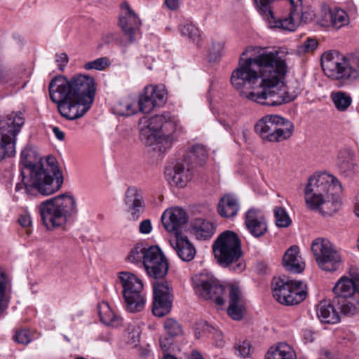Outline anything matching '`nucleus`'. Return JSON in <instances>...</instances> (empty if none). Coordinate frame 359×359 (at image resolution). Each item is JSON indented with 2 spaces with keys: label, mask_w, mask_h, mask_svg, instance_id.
Returning a JSON list of instances; mask_svg holds the SVG:
<instances>
[{
  "label": "nucleus",
  "mask_w": 359,
  "mask_h": 359,
  "mask_svg": "<svg viewBox=\"0 0 359 359\" xmlns=\"http://www.w3.org/2000/svg\"><path fill=\"white\" fill-rule=\"evenodd\" d=\"M287 65L284 53L261 46H248L242 53L238 67L231 74V83L237 90L253 85L260 79L261 90L242 93L248 100L265 106H279L294 100L301 93L297 81L287 86L284 79Z\"/></svg>",
  "instance_id": "1"
},
{
  "label": "nucleus",
  "mask_w": 359,
  "mask_h": 359,
  "mask_svg": "<svg viewBox=\"0 0 359 359\" xmlns=\"http://www.w3.org/2000/svg\"><path fill=\"white\" fill-rule=\"evenodd\" d=\"M50 98L57 104L59 114L67 120L74 121L83 116L90 108L95 94L93 77L79 74L68 79L55 76L48 86Z\"/></svg>",
  "instance_id": "2"
},
{
  "label": "nucleus",
  "mask_w": 359,
  "mask_h": 359,
  "mask_svg": "<svg viewBox=\"0 0 359 359\" xmlns=\"http://www.w3.org/2000/svg\"><path fill=\"white\" fill-rule=\"evenodd\" d=\"M144 126L140 130L141 140L154 151L164 153L170 148L177 137L183 133L180 120L170 113L141 119Z\"/></svg>",
  "instance_id": "3"
},
{
  "label": "nucleus",
  "mask_w": 359,
  "mask_h": 359,
  "mask_svg": "<svg viewBox=\"0 0 359 359\" xmlns=\"http://www.w3.org/2000/svg\"><path fill=\"white\" fill-rule=\"evenodd\" d=\"M260 13L271 27L293 32L305 22L302 0H254Z\"/></svg>",
  "instance_id": "4"
},
{
  "label": "nucleus",
  "mask_w": 359,
  "mask_h": 359,
  "mask_svg": "<svg viewBox=\"0 0 359 359\" xmlns=\"http://www.w3.org/2000/svg\"><path fill=\"white\" fill-rule=\"evenodd\" d=\"M22 182L17 183L15 191L25 189L29 196H49L57 191L63 184V176L55 164L46 163L42 166H36L26 177L21 172Z\"/></svg>",
  "instance_id": "5"
},
{
  "label": "nucleus",
  "mask_w": 359,
  "mask_h": 359,
  "mask_svg": "<svg viewBox=\"0 0 359 359\" xmlns=\"http://www.w3.org/2000/svg\"><path fill=\"white\" fill-rule=\"evenodd\" d=\"M341 186L333 175L322 173L311 177L305 189V201L311 208H317L322 197L332 199L331 212L337 211L341 205Z\"/></svg>",
  "instance_id": "6"
},
{
  "label": "nucleus",
  "mask_w": 359,
  "mask_h": 359,
  "mask_svg": "<svg viewBox=\"0 0 359 359\" xmlns=\"http://www.w3.org/2000/svg\"><path fill=\"white\" fill-rule=\"evenodd\" d=\"M39 212L47 229L62 226L76 215V201L72 195L60 194L43 201Z\"/></svg>",
  "instance_id": "7"
},
{
  "label": "nucleus",
  "mask_w": 359,
  "mask_h": 359,
  "mask_svg": "<svg viewBox=\"0 0 359 359\" xmlns=\"http://www.w3.org/2000/svg\"><path fill=\"white\" fill-rule=\"evenodd\" d=\"M324 74L342 85L359 77V56L345 57L337 51L325 52L321 57Z\"/></svg>",
  "instance_id": "8"
},
{
  "label": "nucleus",
  "mask_w": 359,
  "mask_h": 359,
  "mask_svg": "<svg viewBox=\"0 0 359 359\" xmlns=\"http://www.w3.org/2000/svg\"><path fill=\"white\" fill-rule=\"evenodd\" d=\"M212 251L217 262L222 267L233 266V270L241 271L245 264L241 261V241L233 231H225L212 243Z\"/></svg>",
  "instance_id": "9"
},
{
  "label": "nucleus",
  "mask_w": 359,
  "mask_h": 359,
  "mask_svg": "<svg viewBox=\"0 0 359 359\" xmlns=\"http://www.w3.org/2000/svg\"><path fill=\"white\" fill-rule=\"evenodd\" d=\"M255 131L264 141L278 142L292 135L294 124L278 115H266L257 122Z\"/></svg>",
  "instance_id": "10"
},
{
  "label": "nucleus",
  "mask_w": 359,
  "mask_h": 359,
  "mask_svg": "<svg viewBox=\"0 0 359 359\" xmlns=\"http://www.w3.org/2000/svg\"><path fill=\"white\" fill-rule=\"evenodd\" d=\"M25 123V113L13 111L0 121V161L15 154L16 136Z\"/></svg>",
  "instance_id": "11"
},
{
  "label": "nucleus",
  "mask_w": 359,
  "mask_h": 359,
  "mask_svg": "<svg viewBox=\"0 0 359 359\" xmlns=\"http://www.w3.org/2000/svg\"><path fill=\"white\" fill-rule=\"evenodd\" d=\"M118 279L123 287L122 294L126 309L130 313L142 311L146 303V297L142 280L128 271L120 272Z\"/></svg>",
  "instance_id": "12"
},
{
  "label": "nucleus",
  "mask_w": 359,
  "mask_h": 359,
  "mask_svg": "<svg viewBox=\"0 0 359 359\" xmlns=\"http://www.w3.org/2000/svg\"><path fill=\"white\" fill-rule=\"evenodd\" d=\"M272 285L273 297L281 304H298L306 297V286L302 281L290 280L285 277L278 278L273 279Z\"/></svg>",
  "instance_id": "13"
},
{
  "label": "nucleus",
  "mask_w": 359,
  "mask_h": 359,
  "mask_svg": "<svg viewBox=\"0 0 359 359\" xmlns=\"http://www.w3.org/2000/svg\"><path fill=\"white\" fill-rule=\"evenodd\" d=\"M311 249L320 269L330 272L337 270L341 262V257L328 240L322 238L313 240Z\"/></svg>",
  "instance_id": "14"
},
{
  "label": "nucleus",
  "mask_w": 359,
  "mask_h": 359,
  "mask_svg": "<svg viewBox=\"0 0 359 359\" xmlns=\"http://www.w3.org/2000/svg\"><path fill=\"white\" fill-rule=\"evenodd\" d=\"M196 294L205 299H211L217 305H223L224 287L213 276L207 273L196 275L193 278Z\"/></svg>",
  "instance_id": "15"
},
{
  "label": "nucleus",
  "mask_w": 359,
  "mask_h": 359,
  "mask_svg": "<svg viewBox=\"0 0 359 359\" xmlns=\"http://www.w3.org/2000/svg\"><path fill=\"white\" fill-rule=\"evenodd\" d=\"M121 10L119 25L127 39L126 40H119L118 45L126 47L128 44L135 41L136 36L140 32L141 21L127 2H124L121 5Z\"/></svg>",
  "instance_id": "16"
},
{
  "label": "nucleus",
  "mask_w": 359,
  "mask_h": 359,
  "mask_svg": "<svg viewBox=\"0 0 359 359\" xmlns=\"http://www.w3.org/2000/svg\"><path fill=\"white\" fill-rule=\"evenodd\" d=\"M153 285V306L152 312L154 316L163 317L168 314L172 307V289L168 281L155 280Z\"/></svg>",
  "instance_id": "17"
},
{
  "label": "nucleus",
  "mask_w": 359,
  "mask_h": 359,
  "mask_svg": "<svg viewBox=\"0 0 359 359\" xmlns=\"http://www.w3.org/2000/svg\"><path fill=\"white\" fill-rule=\"evenodd\" d=\"M165 102V93L157 86H147L140 95L139 109L144 114L149 113L155 107H161Z\"/></svg>",
  "instance_id": "18"
},
{
  "label": "nucleus",
  "mask_w": 359,
  "mask_h": 359,
  "mask_svg": "<svg viewBox=\"0 0 359 359\" xmlns=\"http://www.w3.org/2000/svg\"><path fill=\"white\" fill-rule=\"evenodd\" d=\"M351 278L341 277L333 288L334 297L333 300L339 299H349L355 292L359 293V273L356 269L350 271Z\"/></svg>",
  "instance_id": "19"
},
{
  "label": "nucleus",
  "mask_w": 359,
  "mask_h": 359,
  "mask_svg": "<svg viewBox=\"0 0 359 359\" xmlns=\"http://www.w3.org/2000/svg\"><path fill=\"white\" fill-rule=\"evenodd\" d=\"M123 202L130 213V219L137 220L144 210L142 190L135 186L129 187L125 192Z\"/></svg>",
  "instance_id": "20"
},
{
  "label": "nucleus",
  "mask_w": 359,
  "mask_h": 359,
  "mask_svg": "<svg viewBox=\"0 0 359 359\" xmlns=\"http://www.w3.org/2000/svg\"><path fill=\"white\" fill-rule=\"evenodd\" d=\"M186 212L181 208L167 209L161 216V222L168 232H174L175 236L180 233L179 229L187 222Z\"/></svg>",
  "instance_id": "21"
},
{
  "label": "nucleus",
  "mask_w": 359,
  "mask_h": 359,
  "mask_svg": "<svg viewBox=\"0 0 359 359\" xmlns=\"http://www.w3.org/2000/svg\"><path fill=\"white\" fill-rule=\"evenodd\" d=\"M245 224L248 231L255 238L264 236L267 231L266 219L262 212L255 208L248 210Z\"/></svg>",
  "instance_id": "22"
},
{
  "label": "nucleus",
  "mask_w": 359,
  "mask_h": 359,
  "mask_svg": "<svg viewBox=\"0 0 359 359\" xmlns=\"http://www.w3.org/2000/svg\"><path fill=\"white\" fill-rule=\"evenodd\" d=\"M178 257L184 262L191 261L196 255V249L187 236L177 233L175 239L170 241Z\"/></svg>",
  "instance_id": "23"
},
{
  "label": "nucleus",
  "mask_w": 359,
  "mask_h": 359,
  "mask_svg": "<svg viewBox=\"0 0 359 359\" xmlns=\"http://www.w3.org/2000/svg\"><path fill=\"white\" fill-rule=\"evenodd\" d=\"M193 170L189 162L184 159L178 161L172 169V182L178 187H184L191 179Z\"/></svg>",
  "instance_id": "24"
},
{
  "label": "nucleus",
  "mask_w": 359,
  "mask_h": 359,
  "mask_svg": "<svg viewBox=\"0 0 359 359\" xmlns=\"http://www.w3.org/2000/svg\"><path fill=\"white\" fill-rule=\"evenodd\" d=\"M283 263L286 270L294 273H302L305 267L299 255V248L297 245H292L287 250L283 258Z\"/></svg>",
  "instance_id": "25"
},
{
  "label": "nucleus",
  "mask_w": 359,
  "mask_h": 359,
  "mask_svg": "<svg viewBox=\"0 0 359 359\" xmlns=\"http://www.w3.org/2000/svg\"><path fill=\"white\" fill-rule=\"evenodd\" d=\"M334 302L324 299L320 302L317 306V315L322 323L335 324L340 321L338 311L334 306Z\"/></svg>",
  "instance_id": "26"
},
{
  "label": "nucleus",
  "mask_w": 359,
  "mask_h": 359,
  "mask_svg": "<svg viewBox=\"0 0 359 359\" xmlns=\"http://www.w3.org/2000/svg\"><path fill=\"white\" fill-rule=\"evenodd\" d=\"M240 209L237 198L232 194L223 196L217 205L219 215L225 218H230L236 216Z\"/></svg>",
  "instance_id": "27"
},
{
  "label": "nucleus",
  "mask_w": 359,
  "mask_h": 359,
  "mask_svg": "<svg viewBox=\"0 0 359 359\" xmlns=\"http://www.w3.org/2000/svg\"><path fill=\"white\" fill-rule=\"evenodd\" d=\"M323 20L325 26H332L335 29H339L348 23V17L344 10L334 8L324 11Z\"/></svg>",
  "instance_id": "28"
},
{
  "label": "nucleus",
  "mask_w": 359,
  "mask_h": 359,
  "mask_svg": "<svg viewBox=\"0 0 359 359\" xmlns=\"http://www.w3.org/2000/svg\"><path fill=\"white\" fill-rule=\"evenodd\" d=\"M191 229L198 239H210L215 232L214 224L203 218L195 219L191 223Z\"/></svg>",
  "instance_id": "29"
},
{
  "label": "nucleus",
  "mask_w": 359,
  "mask_h": 359,
  "mask_svg": "<svg viewBox=\"0 0 359 359\" xmlns=\"http://www.w3.org/2000/svg\"><path fill=\"white\" fill-rule=\"evenodd\" d=\"M207 158L208 152L205 148L203 145L195 144L188 151L183 159L189 162L194 168L204 165Z\"/></svg>",
  "instance_id": "30"
},
{
  "label": "nucleus",
  "mask_w": 359,
  "mask_h": 359,
  "mask_svg": "<svg viewBox=\"0 0 359 359\" xmlns=\"http://www.w3.org/2000/svg\"><path fill=\"white\" fill-rule=\"evenodd\" d=\"M97 312L100 320L105 325L117 327L122 323V319L114 313L106 302L98 304Z\"/></svg>",
  "instance_id": "31"
},
{
  "label": "nucleus",
  "mask_w": 359,
  "mask_h": 359,
  "mask_svg": "<svg viewBox=\"0 0 359 359\" xmlns=\"http://www.w3.org/2000/svg\"><path fill=\"white\" fill-rule=\"evenodd\" d=\"M24 72L16 68L0 67V83L15 86L21 83Z\"/></svg>",
  "instance_id": "32"
},
{
  "label": "nucleus",
  "mask_w": 359,
  "mask_h": 359,
  "mask_svg": "<svg viewBox=\"0 0 359 359\" xmlns=\"http://www.w3.org/2000/svg\"><path fill=\"white\" fill-rule=\"evenodd\" d=\"M264 359H296L295 353L291 346L285 343L271 347L265 355Z\"/></svg>",
  "instance_id": "33"
},
{
  "label": "nucleus",
  "mask_w": 359,
  "mask_h": 359,
  "mask_svg": "<svg viewBox=\"0 0 359 359\" xmlns=\"http://www.w3.org/2000/svg\"><path fill=\"white\" fill-rule=\"evenodd\" d=\"M21 163L25 168L32 171L36 166H42L41 157L35 149L27 147L21 152Z\"/></svg>",
  "instance_id": "34"
},
{
  "label": "nucleus",
  "mask_w": 359,
  "mask_h": 359,
  "mask_svg": "<svg viewBox=\"0 0 359 359\" xmlns=\"http://www.w3.org/2000/svg\"><path fill=\"white\" fill-rule=\"evenodd\" d=\"M11 290V280L7 273L0 268V314L8 307V293Z\"/></svg>",
  "instance_id": "35"
},
{
  "label": "nucleus",
  "mask_w": 359,
  "mask_h": 359,
  "mask_svg": "<svg viewBox=\"0 0 359 359\" xmlns=\"http://www.w3.org/2000/svg\"><path fill=\"white\" fill-rule=\"evenodd\" d=\"M164 255L158 246H150L146 250L144 259V266L146 271H152L154 269V263L156 261H161Z\"/></svg>",
  "instance_id": "36"
},
{
  "label": "nucleus",
  "mask_w": 359,
  "mask_h": 359,
  "mask_svg": "<svg viewBox=\"0 0 359 359\" xmlns=\"http://www.w3.org/2000/svg\"><path fill=\"white\" fill-rule=\"evenodd\" d=\"M114 111L118 116H129L136 113L137 104L130 99H123L114 105Z\"/></svg>",
  "instance_id": "37"
},
{
  "label": "nucleus",
  "mask_w": 359,
  "mask_h": 359,
  "mask_svg": "<svg viewBox=\"0 0 359 359\" xmlns=\"http://www.w3.org/2000/svg\"><path fill=\"white\" fill-rule=\"evenodd\" d=\"M140 327L135 322L130 323L124 331L126 342L131 346H137L140 341Z\"/></svg>",
  "instance_id": "38"
},
{
  "label": "nucleus",
  "mask_w": 359,
  "mask_h": 359,
  "mask_svg": "<svg viewBox=\"0 0 359 359\" xmlns=\"http://www.w3.org/2000/svg\"><path fill=\"white\" fill-rule=\"evenodd\" d=\"M331 98L336 108L341 111H345L352 102L351 96L342 91L332 93Z\"/></svg>",
  "instance_id": "39"
},
{
  "label": "nucleus",
  "mask_w": 359,
  "mask_h": 359,
  "mask_svg": "<svg viewBox=\"0 0 359 359\" xmlns=\"http://www.w3.org/2000/svg\"><path fill=\"white\" fill-rule=\"evenodd\" d=\"M168 263L165 257H162L161 261H156L154 263L153 272L147 271V274L155 279L163 278L168 273Z\"/></svg>",
  "instance_id": "40"
},
{
  "label": "nucleus",
  "mask_w": 359,
  "mask_h": 359,
  "mask_svg": "<svg viewBox=\"0 0 359 359\" xmlns=\"http://www.w3.org/2000/svg\"><path fill=\"white\" fill-rule=\"evenodd\" d=\"M337 165L344 172L350 170L353 168V156L348 150H341L337 157Z\"/></svg>",
  "instance_id": "41"
},
{
  "label": "nucleus",
  "mask_w": 359,
  "mask_h": 359,
  "mask_svg": "<svg viewBox=\"0 0 359 359\" xmlns=\"http://www.w3.org/2000/svg\"><path fill=\"white\" fill-rule=\"evenodd\" d=\"M180 30L182 35L188 36L194 42L198 43L200 33L195 25L191 22H184L180 25Z\"/></svg>",
  "instance_id": "42"
},
{
  "label": "nucleus",
  "mask_w": 359,
  "mask_h": 359,
  "mask_svg": "<svg viewBox=\"0 0 359 359\" xmlns=\"http://www.w3.org/2000/svg\"><path fill=\"white\" fill-rule=\"evenodd\" d=\"M273 212L276 218V224L278 227L285 228L291 224L292 220L283 208L275 207Z\"/></svg>",
  "instance_id": "43"
},
{
  "label": "nucleus",
  "mask_w": 359,
  "mask_h": 359,
  "mask_svg": "<svg viewBox=\"0 0 359 359\" xmlns=\"http://www.w3.org/2000/svg\"><path fill=\"white\" fill-rule=\"evenodd\" d=\"M147 248H144L142 244H137L131 249L127 257V260L131 263H144V255Z\"/></svg>",
  "instance_id": "44"
},
{
  "label": "nucleus",
  "mask_w": 359,
  "mask_h": 359,
  "mask_svg": "<svg viewBox=\"0 0 359 359\" xmlns=\"http://www.w3.org/2000/svg\"><path fill=\"white\" fill-rule=\"evenodd\" d=\"M164 329L170 337L180 336L183 333L182 325L175 319H166L164 323Z\"/></svg>",
  "instance_id": "45"
},
{
  "label": "nucleus",
  "mask_w": 359,
  "mask_h": 359,
  "mask_svg": "<svg viewBox=\"0 0 359 359\" xmlns=\"http://www.w3.org/2000/svg\"><path fill=\"white\" fill-rule=\"evenodd\" d=\"M333 302L339 306L341 313L345 316H352L355 312V306L349 299H335L333 300Z\"/></svg>",
  "instance_id": "46"
},
{
  "label": "nucleus",
  "mask_w": 359,
  "mask_h": 359,
  "mask_svg": "<svg viewBox=\"0 0 359 359\" xmlns=\"http://www.w3.org/2000/svg\"><path fill=\"white\" fill-rule=\"evenodd\" d=\"M109 65V62L108 58L106 57H102L85 63L83 67L87 70L95 69L101 71L104 69Z\"/></svg>",
  "instance_id": "47"
},
{
  "label": "nucleus",
  "mask_w": 359,
  "mask_h": 359,
  "mask_svg": "<svg viewBox=\"0 0 359 359\" xmlns=\"http://www.w3.org/2000/svg\"><path fill=\"white\" fill-rule=\"evenodd\" d=\"M229 304H244L241 292L237 285H232L230 287Z\"/></svg>",
  "instance_id": "48"
},
{
  "label": "nucleus",
  "mask_w": 359,
  "mask_h": 359,
  "mask_svg": "<svg viewBox=\"0 0 359 359\" xmlns=\"http://www.w3.org/2000/svg\"><path fill=\"white\" fill-rule=\"evenodd\" d=\"M235 354L241 358L250 355L251 346L248 341H240L234 346Z\"/></svg>",
  "instance_id": "49"
},
{
  "label": "nucleus",
  "mask_w": 359,
  "mask_h": 359,
  "mask_svg": "<svg viewBox=\"0 0 359 359\" xmlns=\"http://www.w3.org/2000/svg\"><path fill=\"white\" fill-rule=\"evenodd\" d=\"M244 304H229L227 312L233 320H240L243 318Z\"/></svg>",
  "instance_id": "50"
},
{
  "label": "nucleus",
  "mask_w": 359,
  "mask_h": 359,
  "mask_svg": "<svg viewBox=\"0 0 359 359\" xmlns=\"http://www.w3.org/2000/svg\"><path fill=\"white\" fill-rule=\"evenodd\" d=\"M332 199L322 197V201L319 203V206L317 208H314L313 210H319L322 215H323L324 216L331 215L337 212H331L332 207Z\"/></svg>",
  "instance_id": "51"
},
{
  "label": "nucleus",
  "mask_w": 359,
  "mask_h": 359,
  "mask_svg": "<svg viewBox=\"0 0 359 359\" xmlns=\"http://www.w3.org/2000/svg\"><path fill=\"white\" fill-rule=\"evenodd\" d=\"M13 339L18 344H28L31 341V337L29 331L26 330H20L15 332Z\"/></svg>",
  "instance_id": "52"
},
{
  "label": "nucleus",
  "mask_w": 359,
  "mask_h": 359,
  "mask_svg": "<svg viewBox=\"0 0 359 359\" xmlns=\"http://www.w3.org/2000/svg\"><path fill=\"white\" fill-rule=\"evenodd\" d=\"M224 49V43L220 41L213 42L212 44V50L210 54L212 55V57L217 59L219 57Z\"/></svg>",
  "instance_id": "53"
},
{
  "label": "nucleus",
  "mask_w": 359,
  "mask_h": 359,
  "mask_svg": "<svg viewBox=\"0 0 359 359\" xmlns=\"http://www.w3.org/2000/svg\"><path fill=\"white\" fill-rule=\"evenodd\" d=\"M69 62V57L65 53L56 55V62L60 71H63Z\"/></svg>",
  "instance_id": "54"
},
{
  "label": "nucleus",
  "mask_w": 359,
  "mask_h": 359,
  "mask_svg": "<svg viewBox=\"0 0 359 359\" xmlns=\"http://www.w3.org/2000/svg\"><path fill=\"white\" fill-rule=\"evenodd\" d=\"M318 46V42L314 39L308 38L302 44V48L305 52H311Z\"/></svg>",
  "instance_id": "55"
},
{
  "label": "nucleus",
  "mask_w": 359,
  "mask_h": 359,
  "mask_svg": "<svg viewBox=\"0 0 359 359\" xmlns=\"http://www.w3.org/2000/svg\"><path fill=\"white\" fill-rule=\"evenodd\" d=\"M152 226L149 219H144L140 224L139 231L141 233L147 234L151 231Z\"/></svg>",
  "instance_id": "56"
},
{
  "label": "nucleus",
  "mask_w": 359,
  "mask_h": 359,
  "mask_svg": "<svg viewBox=\"0 0 359 359\" xmlns=\"http://www.w3.org/2000/svg\"><path fill=\"white\" fill-rule=\"evenodd\" d=\"M18 222L22 227L28 228L32 224L31 217L27 214L21 215L18 218Z\"/></svg>",
  "instance_id": "57"
},
{
  "label": "nucleus",
  "mask_w": 359,
  "mask_h": 359,
  "mask_svg": "<svg viewBox=\"0 0 359 359\" xmlns=\"http://www.w3.org/2000/svg\"><path fill=\"white\" fill-rule=\"evenodd\" d=\"M181 0H165V4L170 10H176L180 5Z\"/></svg>",
  "instance_id": "58"
},
{
  "label": "nucleus",
  "mask_w": 359,
  "mask_h": 359,
  "mask_svg": "<svg viewBox=\"0 0 359 359\" xmlns=\"http://www.w3.org/2000/svg\"><path fill=\"white\" fill-rule=\"evenodd\" d=\"M159 343H160L161 348L164 351H167L168 350L169 346L170 344H172V341L169 339H168L167 337L160 338Z\"/></svg>",
  "instance_id": "59"
},
{
  "label": "nucleus",
  "mask_w": 359,
  "mask_h": 359,
  "mask_svg": "<svg viewBox=\"0 0 359 359\" xmlns=\"http://www.w3.org/2000/svg\"><path fill=\"white\" fill-rule=\"evenodd\" d=\"M53 133H54L55 137L62 141L65 139V133L62 132L57 126H54L53 128Z\"/></svg>",
  "instance_id": "60"
},
{
  "label": "nucleus",
  "mask_w": 359,
  "mask_h": 359,
  "mask_svg": "<svg viewBox=\"0 0 359 359\" xmlns=\"http://www.w3.org/2000/svg\"><path fill=\"white\" fill-rule=\"evenodd\" d=\"M304 338L306 342H312L314 340V334L311 330L304 332Z\"/></svg>",
  "instance_id": "61"
},
{
  "label": "nucleus",
  "mask_w": 359,
  "mask_h": 359,
  "mask_svg": "<svg viewBox=\"0 0 359 359\" xmlns=\"http://www.w3.org/2000/svg\"><path fill=\"white\" fill-rule=\"evenodd\" d=\"M105 42L107 43H113L117 40V34L115 33H109L104 36Z\"/></svg>",
  "instance_id": "62"
},
{
  "label": "nucleus",
  "mask_w": 359,
  "mask_h": 359,
  "mask_svg": "<svg viewBox=\"0 0 359 359\" xmlns=\"http://www.w3.org/2000/svg\"><path fill=\"white\" fill-rule=\"evenodd\" d=\"M189 359H204L201 354L196 351H193Z\"/></svg>",
  "instance_id": "63"
},
{
  "label": "nucleus",
  "mask_w": 359,
  "mask_h": 359,
  "mask_svg": "<svg viewBox=\"0 0 359 359\" xmlns=\"http://www.w3.org/2000/svg\"><path fill=\"white\" fill-rule=\"evenodd\" d=\"M163 359H177V358H175V356H173L172 355L168 354L164 356Z\"/></svg>",
  "instance_id": "64"
}]
</instances>
